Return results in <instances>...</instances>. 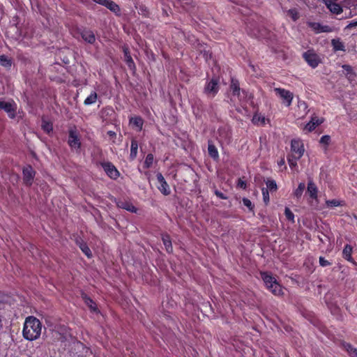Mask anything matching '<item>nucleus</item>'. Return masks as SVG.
<instances>
[{"mask_svg":"<svg viewBox=\"0 0 357 357\" xmlns=\"http://www.w3.org/2000/svg\"><path fill=\"white\" fill-rule=\"evenodd\" d=\"M215 194L222 199H225V197L223 196L222 193L216 192Z\"/></svg>","mask_w":357,"mask_h":357,"instance_id":"nucleus-51","label":"nucleus"},{"mask_svg":"<svg viewBox=\"0 0 357 357\" xmlns=\"http://www.w3.org/2000/svg\"><path fill=\"white\" fill-rule=\"evenodd\" d=\"M287 15L294 22L296 21L300 16L298 10L295 8L288 10L287 11Z\"/></svg>","mask_w":357,"mask_h":357,"instance_id":"nucleus-31","label":"nucleus"},{"mask_svg":"<svg viewBox=\"0 0 357 357\" xmlns=\"http://www.w3.org/2000/svg\"><path fill=\"white\" fill-rule=\"evenodd\" d=\"M116 205L119 208L125 209L132 213H135L137 211V208L135 207V206L130 202L126 200H119L116 202Z\"/></svg>","mask_w":357,"mask_h":357,"instance_id":"nucleus-17","label":"nucleus"},{"mask_svg":"<svg viewBox=\"0 0 357 357\" xmlns=\"http://www.w3.org/2000/svg\"><path fill=\"white\" fill-rule=\"evenodd\" d=\"M342 68L347 71L349 73H351L352 72V68L349 65H344L342 66Z\"/></svg>","mask_w":357,"mask_h":357,"instance_id":"nucleus-48","label":"nucleus"},{"mask_svg":"<svg viewBox=\"0 0 357 357\" xmlns=\"http://www.w3.org/2000/svg\"><path fill=\"white\" fill-rule=\"evenodd\" d=\"M162 242H163V244L165 247V249L168 252H172V242H171V240H170V237L168 236V235H165L162 236Z\"/></svg>","mask_w":357,"mask_h":357,"instance_id":"nucleus-26","label":"nucleus"},{"mask_svg":"<svg viewBox=\"0 0 357 357\" xmlns=\"http://www.w3.org/2000/svg\"><path fill=\"white\" fill-rule=\"evenodd\" d=\"M263 200L266 204L269 202V193L268 189L263 188L262 190Z\"/></svg>","mask_w":357,"mask_h":357,"instance_id":"nucleus-40","label":"nucleus"},{"mask_svg":"<svg viewBox=\"0 0 357 357\" xmlns=\"http://www.w3.org/2000/svg\"><path fill=\"white\" fill-rule=\"evenodd\" d=\"M308 26L316 33H323V32H331V29L328 26H324L321 25L320 23L318 22H308Z\"/></svg>","mask_w":357,"mask_h":357,"instance_id":"nucleus-15","label":"nucleus"},{"mask_svg":"<svg viewBox=\"0 0 357 357\" xmlns=\"http://www.w3.org/2000/svg\"><path fill=\"white\" fill-rule=\"evenodd\" d=\"M305 188V184L304 183H300L298 188L294 191V195L297 198H300Z\"/></svg>","mask_w":357,"mask_h":357,"instance_id":"nucleus-29","label":"nucleus"},{"mask_svg":"<svg viewBox=\"0 0 357 357\" xmlns=\"http://www.w3.org/2000/svg\"><path fill=\"white\" fill-rule=\"evenodd\" d=\"M327 8L330 11L334 14H340L342 12L341 6L333 1V0H323Z\"/></svg>","mask_w":357,"mask_h":357,"instance_id":"nucleus-16","label":"nucleus"},{"mask_svg":"<svg viewBox=\"0 0 357 357\" xmlns=\"http://www.w3.org/2000/svg\"><path fill=\"white\" fill-rule=\"evenodd\" d=\"M80 248L88 257H90L91 256V252L87 245H81Z\"/></svg>","mask_w":357,"mask_h":357,"instance_id":"nucleus-43","label":"nucleus"},{"mask_svg":"<svg viewBox=\"0 0 357 357\" xmlns=\"http://www.w3.org/2000/svg\"><path fill=\"white\" fill-rule=\"evenodd\" d=\"M130 123L132 126L136 127L138 130H141L142 129L143 120L142 118L139 116L131 118Z\"/></svg>","mask_w":357,"mask_h":357,"instance_id":"nucleus-23","label":"nucleus"},{"mask_svg":"<svg viewBox=\"0 0 357 357\" xmlns=\"http://www.w3.org/2000/svg\"><path fill=\"white\" fill-rule=\"evenodd\" d=\"M231 90L232 91V94L234 96H236L238 100H241V89L239 86L238 82L236 79H232L231 85H230Z\"/></svg>","mask_w":357,"mask_h":357,"instance_id":"nucleus-18","label":"nucleus"},{"mask_svg":"<svg viewBox=\"0 0 357 357\" xmlns=\"http://www.w3.org/2000/svg\"><path fill=\"white\" fill-rule=\"evenodd\" d=\"M252 123L257 126H264L266 124V119L265 116L259 113H255L252 119Z\"/></svg>","mask_w":357,"mask_h":357,"instance_id":"nucleus-20","label":"nucleus"},{"mask_svg":"<svg viewBox=\"0 0 357 357\" xmlns=\"http://www.w3.org/2000/svg\"><path fill=\"white\" fill-rule=\"evenodd\" d=\"M102 3L105 5L107 8L116 13L120 10L119 6L112 1L104 0V2Z\"/></svg>","mask_w":357,"mask_h":357,"instance_id":"nucleus-24","label":"nucleus"},{"mask_svg":"<svg viewBox=\"0 0 357 357\" xmlns=\"http://www.w3.org/2000/svg\"><path fill=\"white\" fill-rule=\"evenodd\" d=\"M266 184L267 186L266 189H268V190H269L271 191H275L277 190V184L275 181L268 179L266 181Z\"/></svg>","mask_w":357,"mask_h":357,"instance_id":"nucleus-36","label":"nucleus"},{"mask_svg":"<svg viewBox=\"0 0 357 357\" xmlns=\"http://www.w3.org/2000/svg\"><path fill=\"white\" fill-rule=\"evenodd\" d=\"M42 327L41 322L37 318L33 316L26 317L22 330L24 338L29 341L38 340L41 335Z\"/></svg>","mask_w":357,"mask_h":357,"instance_id":"nucleus-1","label":"nucleus"},{"mask_svg":"<svg viewBox=\"0 0 357 357\" xmlns=\"http://www.w3.org/2000/svg\"><path fill=\"white\" fill-rule=\"evenodd\" d=\"M319 264L321 266L324 267V266L331 265V263L328 260L325 259L324 257H319Z\"/></svg>","mask_w":357,"mask_h":357,"instance_id":"nucleus-45","label":"nucleus"},{"mask_svg":"<svg viewBox=\"0 0 357 357\" xmlns=\"http://www.w3.org/2000/svg\"><path fill=\"white\" fill-rule=\"evenodd\" d=\"M284 214H285L286 218L289 220L291 221L292 222H294V215L289 208H287V207L285 208Z\"/></svg>","mask_w":357,"mask_h":357,"instance_id":"nucleus-39","label":"nucleus"},{"mask_svg":"<svg viewBox=\"0 0 357 357\" xmlns=\"http://www.w3.org/2000/svg\"><path fill=\"white\" fill-rule=\"evenodd\" d=\"M22 173L24 183L31 185L35 176V171L31 166H26L23 169Z\"/></svg>","mask_w":357,"mask_h":357,"instance_id":"nucleus-8","label":"nucleus"},{"mask_svg":"<svg viewBox=\"0 0 357 357\" xmlns=\"http://www.w3.org/2000/svg\"><path fill=\"white\" fill-rule=\"evenodd\" d=\"M305 148L302 140L294 139L291 142V155L296 160H299L304 154Z\"/></svg>","mask_w":357,"mask_h":357,"instance_id":"nucleus-3","label":"nucleus"},{"mask_svg":"<svg viewBox=\"0 0 357 357\" xmlns=\"http://www.w3.org/2000/svg\"><path fill=\"white\" fill-rule=\"evenodd\" d=\"M344 202L338 199L326 200V204L328 207L333 208L337 206H342Z\"/></svg>","mask_w":357,"mask_h":357,"instance_id":"nucleus-30","label":"nucleus"},{"mask_svg":"<svg viewBox=\"0 0 357 357\" xmlns=\"http://www.w3.org/2000/svg\"><path fill=\"white\" fill-rule=\"evenodd\" d=\"M284 164V159H282L280 160V162H279V165H283Z\"/></svg>","mask_w":357,"mask_h":357,"instance_id":"nucleus-52","label":"nucleus"},{"mask_svg":"<svg viewBox=\"0 0 357 357\" xmlns=\"http://www.w3.org/2000/svg\"><path fill=\"white\" fill-rule=\"evenodd\" d=\"M261 275L266 288L274 295L280 296L282 294V287L274 277L267 273H261Z\"/></svg>","mask_w":357,"mask_h":357,"instance_id":"nucleus-2","label":"nucleus"},{"mask_svg":"<svg viewBox=\"0 0 357 357\" xmlns=\"http://www.w3.org/2000/svg\"><path fill=\"white\" fill-rule=\"evenodd\" d=\"M68 144L72 149H79L80 141L75 130H70L69 132Z\"/></svg>","mask_w":357,"mask_h":357,"instance_id":"nucleus-10","label":"nucleus"},{"mask_svg":"<svg viewBox=\"0 0 357 357\" xmlns=\"http://www.w3.org/2000/svg\"><path fill=\"white\" fill-rule=\"evenodd\" d=\"M81 36L83 40L89 43H93L96 40L94 33L89 30H84L81 32Z\"/></svg>","mask_w":357,"mask_h":357,"instance_id":"nucleus-19","label":"nucleus"},{"mask_svg":"<svg viewBox=\"0 0 357 357\" xmlns=\"http://www.w3.org/2000/svg\"><path fill=\"white\" fill-rule=\"evenodd\" d=\"M123 52H124V56H126L127 55H130V52L128 51V49L127 47H124Z\"/></svg>","mask_w":357,"mask_h":357,"instance_id":"nucleus-50","label":"nucleus"},{"mask_svg":"<svg viewBox=\"0 0 357 357\" xmlns=\"http://www.w3.org/2000/svg\"><path fill=\"white\" fill-rule=\"evenodd\" d=\"M11 60L5 55L0 56V65L9 68L11 66Z\"/></svg>","mask_w":357,"mask_h":357,"instance_id":"nucleus-33","label":"nucleus"},{"mask_svg":"<svg viewBox=\"0 0 357 357\" xmlns=\"http://www.w3.org/2000/svg\"><path fill=\"white\" fill-rule=\"evenodd\" d=\"M86 305L89 307L91 312H98V308L96 303L87 296L84 297Z\"/></svg>","mask_w":357,"mask_h":357,"instance_id":"nucleus-25","label":"nucleus"},{"mask_svg":"<svg viewBox=\"0 0 357 357\" xmlns=\"http://www.w3.org/2000/svg\"><path fill=\"white\" fill-rule=\"evenodd\" d=\"M351 253H352V248L349 245H346L343 249V257L345 259H347L349 261L353 262V259L351 257Z\"/></svg>","mask_w":357,"mask_h":357,"instance_id":"nucleus-22","label":"nucleus"},{"mask_svg":"<svg viewBox=\"0 0 357 357\" xmlns=\"http://www.w3.org/2000/svg\"><path fill=\"white\" fill-rule=\"evenodd\" d=\"M138 144L137 141L132 140L130 146V158L133 160L137 155Z\"/></svg>","mask_w":357,"mask_h":357,"instance_id":"nucleus-27","label":"nucleus"},{"mask_svg":"<svg viewBox=\"0 0 357 357\" xmlns=\"http://www.w3.org/2000/svg\"><path fill=\"white\" fill-rule=\"evenodd\" d=\"M323 121L317 116L312 117L309 123H307L303 128V131L310 132L314 130L317 126L320 125Z\"/></svg>","mask_w":357,"mask_h":357,"instance_id":"nucleus-14","label":"nucleus"},{"mask_svg":"<svg viewBox=\"0 0 357 357\" xmlns=\"http://www.w3.org/2000/svg\"><path fill=\"white\" fill-rule=\"evenodd\" d=\"M153 160H154V158H153V155L152 154H148L146 157V159H145V161H144V167L146 168H149L153 162Z\"/></svg>","mask_w":357,"mask_h":357,"instance_id":"nucleus-37","label":"nucleus"},{"mask_svg":"<svg viewBox=\"0 0 357 357\" xmlns=\"http://www.w3.org/2000/svg\"><path fill=\"white\" fill-rule=\"evenodd\" d=\"M243 203L250 211L253 210L254 206L250 199L248 198H243Z\"/></svg>","mask_w":357,"mask_h":357,"instance_id":"nucleus-42","label":"nucleus"},{"mask_svg":"<svg viewBox=\"0 0 357 357\" xmlns=\"http://www.w3.org/2000/svg\"><path fill=\"white\" fill-rule=\"evenodd\" d=\"M208 151L209 155L213 159L218 160L219 158L218 149L211 142H208Z\"/></svg>","mask_w":357,"mask_h":357,"instance_id":"nucleus-21","label":"nucleus"},{"mask_svg":"<svg viewBox=\"0 0 357 357\" xmlns=\"http://www.w3.org/2000/svg\"><path fill=\"white\" fill-rule=\"evenodd\" d=\"M347 26L350 27V28L357 26V20H354L351 21Z\"/></svg>","mask_w":357,"mask_h":357,"instance_id":"nucleus-49","label":"nucleus"},{"mask_svg":"<svg viewBox=\"0 0 357 357\" xmlns=\"http://www.w3.org/2000/svg\"><path fill=\"white\" fill-rule=\"evenodd\" d=\"M0 109L6 112L9 116L13 118L16 109V105L13 102L0 101Z\"/></svg>","mask_w":357,"mask_h":357,"instance_id":"nucleus-11","label":"nucleus"},{"mask_svg":"<svg viewBox=\"0 0 357 357\" xmlns=\"http://www.w3.org/2000/svg\"><path fill=\"white\" fill-rule=\"evenodd\" d=\"M297 160L294 158L291 157V155L288 159L289 165L291 169H294L297 167Z\"/></svg>","mask_w":357,"mask_h":357,"instance_id":"nucleus-44","label":"nucleus"},{"mask_svg":"<svg viewBox=\"0 0 357 357\" xmlns=\"http://www.w3.org/2000/svg\"><path fill=\"white\" fill-rule=\"evenodd\" d=\"M218 91V82L213 79L207 83L204 88V93L208 96L213 97Z\"/></svg>","mask_w":357,"mask_h":357,"instance_id":"nucleus-9","label":"nucleus"},{"mask_svg":"<svg viewBox=\"0 0 357 357\" xmlns=\"http://www.w3.org/2000/svg\"><path fill=\"white\" fill-rule=\"evenodd\" d=\"M237 185L239 188L243 189H245L246 188V183L241 179H238Z\"/></svg>","mask_w":357,"mask_h":357,"instance_id":"nucleus-47","label":"nucleus"},{"mask_svg":"<svg viewBox=\"0 0 357 357\" xmlns=\"http://www.w3.org/2000/svg\"><path fill=\"white\" fill-rule=\"evenodd\" d=\"M344 349H346V351L348 352V354L351 357H357V349L356 348L353 347L349 344H346L344 345Z\"/></svg>","mask_w":357,"mask_h":357,"instance_id":"nucleus-34","label":"nucleus"},{"mask_svg":"<svg viewBox=\"0 0 357 357\" xmlns=\"http://www.w3.org/2000/svg\"><path fill=\"white\" fill-rule=\"evenodd\" d=\"M97 100V93L96 92H91L90 95L85 99L84 104L86 105H92L96 102Z\"/></svg>","mask_w":357,"mask_h":357,"instance_id":"nucleus-28","label":"nucleus"},{"mask_svg":"<svg viewBox=\"0 0 357 357\" xmlns=\"http://www.w3.org/2000/svg\"><path fill=\"white\" fill-rule=\"evenodd\" d=\"M307 194L312 200L317 202L318 199V188L316 184L312 181L309 180L307 187Z\"/></svg>","mask_w":357,"mask_h":357,"instance_id":"nucleus-12","label":"nucleus"},{"mask_svg":"<svg viewBox=\"0 0 357 357\" xmlns=\"http://www.w3.org/2000/svg\"><path fill=\"white\" fill-rule=\"evenodd\" d=\"M331 142V137L329 135H324L320 139V143L327 146Z\"/></svg>","mask_w":357,"mask_h":357,"instance_id":"nucleus-41","label":"nucleus"},{"mask_svg":"<svg viewBox=\"0 0 357 357\" xmlns=\"http://www.w3.org/2000/svg\"><path fill=\"white\" fill-rule=\"evenodd\" d=\"M41 126L43 130L47 133H50L52 131L53 126L50 122L43 120Z\"/></svg>","mask_w":357,"mask_h":357,"instance_id":"nucleus-35","label":"nucleus"},{"mask_svg":"<svg viewBox=\"0 0 357 357\" xmlns=\"http://www.w3.org/2000/svg\"><path fill=\"white\" fill-rule=\"evenodd\" d=\"M298 110L296 112V116L299 118L302 119L305 117L307 113V105L305 101L303 100H298V105H297Z\"/></svg>","mask_w":357,"mask_h":357,"instance_id":"nucleus-13","label":"nucleus"},{"mask_svg":"<svg viewBox=\"0 0 357 357\" xmlns=\"http://www.w3.org/2000/svg\"><path fill=\"white\" fill-rule=\"evenodd\" d=\"M156 176L158 182V189L164 195H169L171 193V190L164 176L161 173H158Z\"/></svg>","mask_w":357,"mask_h":357,"instance_id":"nucleus-7","label":"nucleus"},{"mask_svg":"<svg viewBox=\"0 0 357 357\" xmlns=\"http://www.w3.org/2000/svg\"><path fill=\"white\" fill-rule=\"evenodd\" d=\"M125 61L128 65V66L132 69L134 70L135 68V63L133 61V59H132L130 55H127L125 56Z\"/></svg>","mask_w":357,"mask_h":357,"instance_id":"nucleus-38","label":"nucleus"},{"mask_svg":"<svg viewBox=\"0 0 357 357\" xmlns=\"http://www.w3.org/2000/svg\"><path fill=\"white\" fill-rule=\"evenodd\" d=\"M100 165L109 178L116 179L119 176V172L112 162H103Z\"/></svg>","mask_w":357,"mask_h":357,"instance_id":"nucleus-6","label":"nucleus"},{"mask_svg":"<svg viewBox=\"0 0 357 357\" xmlns=\"http://www.w3.org/2000/svg\"><path fill=\"white\" fill-rule=\"evenodd\" d=\"M303 58L307 64L314 68L321 62L320 56L312 50H309L303 53Z\"/></svg>","mask_w":357,"mask_h":357,"instance_id":"nucleus-4","label":"nucleus"},{"mask_svg":"<svg viewBox=\"0 0 357 357\" xmlns=\"http://www.w3.org/2000/svg\"><path fill=\"white\" fill-rule=\"evenodd\" d=\"M274 91L282 100L283 103L287 107L291 105L294 95L291 91L282 88H275Z\"/></svg>","mask_w":357,"mask_h":357,"instance_id":"nucleus-5","label":"nucleus"},{"mask_svg":"<svg viewBox=\"0 0 357 357\" xmlns=\"http://www.w3.org/2000/svg\"><path fill=\"white\" fill-rule=\"evenodd\" d=\"M55 333H58L62 335V337L61 338L65 337L67 335V329L65 327L61 328V331H55Z\"/></svg>","mask_w":357,"mask_h":357,"instance_id":"nucleus-46","label":"nucleus"},{"mask_svg":"<svg viewBox=\"0 0 357 357\" xmlns=\"http://www.w3.org/2000/svg\"><path fill=\"white\" fill-rule=\"evenodd\" d=\"M109 134L110 135H114V132H111V131H110V132H109Z\"/></svg>","mask_w":357,"mask_h":357,"instance_id":"nucleus-53","label":"nucleus"},{"mask_svg":"<svg viewBox=\"0 0 357 357\" xmlns=\"http://www.w3.org/2000/svg\"><path fill=\"white\" fill-rule=\"evenodd\" d=\"M332 45H333V49L335 51H338V50L344 51V44L338 39H337V40L333 39L332 40Z\"/></svg>","mask_w":357,"mask_h":357,"instance_id":"nucleus-32","label":"nucleus"}]
</instances>
